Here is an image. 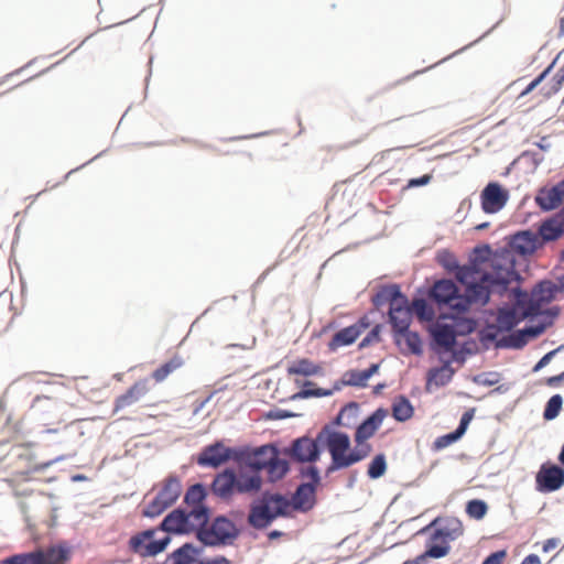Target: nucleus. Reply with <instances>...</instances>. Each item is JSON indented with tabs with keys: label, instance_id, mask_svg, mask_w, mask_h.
I'll return each mask as SVG.
<instances>
[{
	"label": "nucleus",
	"instance_id": "39",
	"mask_svg": "<svg viewBox=\"0 0 564 564\" xmlns=\"http://www.w3.org/2000/svg\"><path fill=\"white\" fill-rule=\"evenodd\" d=\"M208 492L204 484L196 482L188 487L184 496V503L187 506L203 505Z\"/></svg>",
	"mask_w": 564,
	"mask_h": 564
},
{
	"label": "nucleus",
	"instance_id": "45",
	"mask_svg": "<svg viewBox=\"0 0 564 564\" xmlns=\"http://www.w3.org/2000/svg\"><path fill=\"white\" fill-rule=\"evenodd\" d=\"M563 406V398L561 394H554L552 395L544 408L543 411V419L545 421H552L557 417L561 409Z\"/></svg>",
	"mask_w": 564,
	"mask_h": 564
},
{
	"label": "nucleus",
	"instance_id": "56",
	"mask_svg": "<svg viewBox=\"0 0 564 564\" xmlns=\"http://www.w3.org/2000/svg\"><path fill=\"white\" fill-rule=\"evenodd\" d=\"M560 55L555 57V59L538 76L535 77L528 86L527 88L521 93V96H525L530 94L533 89H535L543 80L544 78L550 74L552 68L554 67L557 58Z\"/></svg>",
	"mask_w": 564,
	"mask_h": 564
},
{
	"label": "nucleus",
	"instance_id": "14",
	"mask_svg": "<svg viewBox=\"0 0 564 564\" xmlns=\"http://www.w3.org/2000/svg\"><path fill=\"white\" fill-rule=\"evenodd\" d=\"M430 528H435L431 540H442L444 543L455 541L464 533L462 521L455 517H437L424 530Z\"/></svg>",
	"mask_w": 564,
	"mask_h": 564
},
{
	"label": "nucleus",
	"instance_id": "33",
	"mask_svg": "<svg viewBox=\"0 0 564 564\" xmlns=\"http://www.w3.org/2000/svg\"><path fill=\"white\" fill-rule=\"evenodd\" d=\"M171 541L172 539L170 535H165L159 540H151L141 546L139 551H134V553L139 554L141 557H153L164 552Z\"/></svg>",
	"mask_w": 564,
	"mask_h": 564
},
{
	"label": "nucleus",
	"instance_id": "60",
	"mask_svg": "<svg viewBox=\"0 0 564 564\" xmlns=\"http://www.w3.org/2000/svg\"><path fill=\"white\" fill-rule=\"evenodd\" d=\"M300 414L294 412L283 410V409H272L265 413V419L268 420H284L290 417H296Z\"/></svg>",
	"mask_w": 564,
	"mask_h": 564
},
{
	"label": "nucleus",
	"instance_id": "6",
	"mask_svg": "<svg viewBox=\"0 0 564 564\" xmlns=\"http://www.w3.org/2000/svg\"><path fill=\"white\" fill-rule=\"evenodd\" d=\"M240 529L228 517L220 514L214 518L208 528L197 530L196 539L204 546L231 545L240 535Z\"/></svg>",
	"mask_w": 564,
	"mask_h": 564
},
{
	"label": "nucleus",
	"instance_id": "62",
	"mask_svg": "<svg viewBox=\"0 0 564 564\" xmlns=\"http://www.w3.org/2000/svg\"><path fill=\"white\" fill-rule=\"evenodd\" d=\"M333 430L329 425H325L316 435L315 438H313V442L316 443L317 447H322V444L328 445V437L332 434Z\"/></svg>",
	"mask_w": 564,
	"mask_h": 564
},
{
	"label": "nucleus",
	"instance_id": "4",
	"mask_svg": "<svg viewBox=\"0 0 564 564\" xmlns=\"http://www.w3.org/2000/svg\"><path fill=\"white\" fill-rule=\"evenodd\" d=\"M262 477L257 474H247L239 467L237 471L227 467L215 475L209 490L217 499L229 502L236 494H254L262 488Z\"/></svg>",
	"mask_w": 564,
	"mask_h": 564
},
{
	"label": "nucleus",
	"instance_id": "30",
	"mask_svg": "<svg viewBox=\"0 0 564 564\" xmlns=\"http://www.w3.org/2000/svg\"><path fill=\"white\" fill-rule=\"evenodd\" d=\"M359 337L358 330L351 325L338 330L328 343L327 347L330 351H336L340 347H346L356 341Z\"/></svg>",
	"mask_w": 564,
	"mask_h": 564
},
{
	"label": "nucleus",
	"instance_id": "11",
	"mask_svg": "<svg viewBox=\"0 0 564 564\" xmlns=\"http://www.w3.org/2000/svg\"><path fill=\"white\" fill-rule=\"evenodd\" d=\"M322 452L323 448L317 447L313 438L303 435L294 438L290 446L283 448L282 453L296 463L312 464L319 459Z\"/></svg>",
	"mask_w": 564,
	"mask_h": 564
},
{
	"label": "nucleus",
	"instance_id": "41",
	"mask_svg": "<svg viewBox=\"0 0 564 564\" xmlns=\"http://www.w3.org/2000/svg\"><path fill=\"white\" fill-rule=\"evenodd\" d=\"M411 310L422 321H432L435 316L433 307L423 297H416L412 301Z\"/></svg>",
	"mask_w": 564,
	"mask_h": 564
},
{
	"label": "nucleus",
	"instance_id": "49",
	"mask_svg": "<svg viewBox=\"0 0 564 564\" xmlns=\"http://www.w3.org/2000/svg\"><path fill=\"white\" fill-rule=\"evenodd\" d=\"M160 531L159 530V527L156 529H147L135 535H133L130 541H129V546L130 549L134 552V551H139L141 549V546H143L145 544V541L147 540H152L153 536L155 535V533Z\"/></svg>",
	"mask_w": 564,
	"mask_h": 564
},
{
	"label": "nucleus",
	"instance_id": "23",
	"mask_svg": "<svg viewBox=\"0 0 564 564\" xmlns=\"http://www.w3.org/2000/svg\"><path fill=\"white\" fill-rule=\"evenodd\" d=\"M202 552V547H197L193 543L186 542L173 551L163 564H194Z\"/></svg>",
	"mask_w": 564,
	"mask_h": 564
},
{
	"label": "nucleus",
	"instance_id": "20",
	"mask_svg": "<svg viewBox=\"0 0 564 564\" xmlns=\"http://www.w3.org/2000/svg\"><path fill=\"white\" fill-rule=\"evenodd\" d=\"M387 414L388 411L384 408L376 409L357 426L355 433V442L360 445L368 438L372 437L377 430L381 426Z\"/></svg>",
	"mask_w": 564,
	"mask_h": 564
},
{
	"label": "nucleus",
	"instance_id": "54",
	"mask_svg": "<svg viewBox=\"0 0 564 564\" xmlns=\"http://www.w3.org/2000/svg\"><path fill=\"white\" fill-rule=\"evenodd\" d=\"M551 325H552V321H543V322H540V323L534 324V325L525 326L522 329H523V333L525 335L527 340H529V338H536V337H539Z\"/></svg>",
	"mask_w": 564,
	"mask_h": 564
},
{
	"label": "nucleus",
	"instance_id": "13",
	"mask_svg": "<svg viewBox=\"0 0 564 564\" xmlns=\"http://www.w3.org/2000/svg\"><path fill=\"white\" fill-rule=\"evenodd\" d=\"M159 530L167 534L186 535L196 530V524L188 520L185 509L176 508L164 517L159 525Z\"/></svg>",
	"mask_w": 564,
	"mask_h": 564
},
{
	"label": "nucleus",
	"instance_id": "28",
	"mask_svg": "<svg viewBox=\"0 0 564 564\" xmlns=\"http://www.w3.org/2000/svg\"><path fill=\"white\" fill-rule=\"evenodd\" d=\"M394 344L399 347H401L402 340H404L408 350L416 356L422 355L423 348H422V339L416 332L410 330V328L406 329V332H401L397 334H392Z\"/></svg>",
	"mask_w": 564,
	"mask_h": 564
},
{
	"label": "nucleus",
	"instance_id": "61",
	"mask_svg": "<svg viewBox=\"0 0 564 564\" xmlns=\"http://www.w3.org/2000/svg\"><path fill=\"white\" fill-rule=\"evenodd\" d=\"M475 414V409H469L466 412L463 413L458 426L455 429L458 431L463 436L466 433L468 425L470 421L473 420Z\"/></svg>",
	"mask_w": 564,
	"mask_h": 564
},
{
	"label": "nucleus",
	"instance_id": "7",
	"mask_svg": "<svg viewBox=\"0 0 564 564\" xmlns=\"http://www.w3.org/2000/svg\"><path fill=\"white\" fill-rule=\"evenodd\" d=\"M276 454H281V452L273 443L263 444L258 447L242 446L238 451V466L241 470L248 468L250 474L260 475V471L268 466L267 462L273 459Z\"/></svg>",
	"mask_w": 564,
	"mask_h": 564
},
{
	"label": "nucleus",
	"instance_id": "37",
	"mask_svg": "<svg viewBox=\"0 0 564 564\" xmlns=\"http://www.w3.org/2000/svg\"><path fill=\"white\" fill-rule=\"evenodd\" d=\"M183 365L184 359L181 356L175 355L158 369H155L152 373V378L156 382H163L172 372L180 369Z\"/></svg>",
	"mask_w": 564,
	"mask_h": 564
},
{
	"label": "nucleus",
	"instance_id": "15",
	"mask_svg": "<svg viewBox=\"0 0 564 564\" xmlns=\"http://www.w3.org/2000/svg\"><path fill=\"white\" fill-rule=\"evenodd\" d=\"M481 208L486 214L500 212L509 199V192L499 183H488L481 192Z\"/></svg>",
	"mask_w": 564,
	"mask_h": 564
},
{
	"label": "nucleus",
	"instance_id": "12",
	"mask_svg": "<svg viewBox=\"0 0 564 564\" xmlns=\"http://www.w3.org/2000/svg\"><path fill=\"white\" fill-rule=\"evenodd\" d=\"M350 437L347 433L333 431L328 437L327 451L330 455V464L325 469V476L340 470V465L350 449Z\"/></svg>",
	"mask_w": 564,
	"mask_h": 564
},
{
	"label": "nucleus",
	"instance_id": "40",
	"mask_svg": "<svg viewBox=\"0 0 564 564\" xmlns=\"http://www.w3.org/2000/svg\"><path fill=\"white\" fill-rule=\"evenodd\" d=\"M495 250H491V247L487 243L476 246L473 250V254L469 258V263L473 264L476 269H480V265L487 261L492 260Z\"/></svg>",
	"mask_w": 564,
	"mask_h": 564
},
{
	"label": "nucleus",
	"instance_id": "48",
	"mask_svg": "<svg viewBox=\"0 0 564 564\" xmlns=\"http://www.w3.org/2000/svg\"><path fill=\"white\" fill-rule=\"evenodd\" d=\"M498 326L495 324H487L484 328L478 332V338L485 349L489 348L490 343H495L498 339Z\"/></svg>",
	"mask_w": 564,
	"mask_h": 564
},
{
	"label": "nucleus",
	"instance_id": "22",
	"mask_svg": "<svg viewBox=\"0 0 564 564\" xmlns=\"http://www.w3.org/2000/svg\"><path fill=\"white\" fill-rule=\"evenodd\" d=\"M149 392L148 380L137 381L126 393L116 399L115 410L119 411L140 401Z\"/></svg>",
	"mask_w": 564,
	"mask_h": 564
},
{
	"label": "nucleus",
	"instance_id": "53",
	"mask_svg": "<svg viewBox=\"0 0 564 564\" xmlns=\"http://www.w3.org/2000/svg\"><path fill=\"white\" fill-rule=\"evenodd\" d=\"M299 475L301 478L310 479L305 484H313L314 486H318L321 484V473H319V469L315 465H308L305 467H301Z\"/></svg>",
	"mask_w": 564,
	"mask_h": 564
},
{
	"label": "nucleus",
	"instance_id": "27",
	"mask_svg": "<svg viewBox=\"0 0 564 564\" xmlns=\"http://www.w3.org/2000/svg\"><path fill=\"white\" fill-rule=\"evenodd\" d=\"M182 492V484L177 476L170 475L162 489L158 492L160 499H162L169 507L174 505L180 498Z\"/></svg>",
	"mask_w": 564,
	"mask_h": 564
},
{
	"label": "nucleus",
	"instance_id": "47",
	"mask_svg": "<svg viewBox=\"0 0 564 564\" xmlns=\"http://www.w3.org/2000/svg\"><path fill=\"white\" fill-rule=\"evenodd\" d=\"M488 506L486 501L480 499L469 500L466 505V513L475 520L482 519L486 516Z\"/></svg>",
	"mask_w": 564,
	"mask_h": 564
},
{
	"label": "nucleus",
	"instance_id": "43",
	"mask_svg": "<svg viewBox=\"0 0 564 564\" xmlns=\"http://www.w3.org/2000/svg\"><path fill=\"white\" fill-rule=\"evenodd\" d=\"M387 471V459L384 454L376 455L369 463L367 475L370 479H379Z\"/></svg>",
	"mask_w": 564,
	"mask_h": 564
},
{
	"label": "nucleus",
	"instance_id": "16",
	"mask_svg": "<svg viewBox=\"0 0 564 564\" xmlns=\"http://www.w3.org/2000/svg\"><path fill=\"white\" fill-rule=\"evenodd\" d=\"M536 489L553 492L564 485V469L555 464H543L535 477Z\"/></svg>",
	"mask_w": 564,
	"mask_h": 564
},
{
	"label": "nucleus",
	"instance_id": "42",
	"mask_svg": "<svg viewBox=\"0 0 564 564\" xmlns=\"http://www.w3.org/2000/svg\"><path fill=\"white\" fill-rule=\"evenodd\" d=\"M360 445L361 446L359 448L356 447L346 454V456L340 465V469L348 468V467L352 466L354 464L361 462L369 455L370 446L362 445V444H360Z\"/></svg>",
	"mask_w": 564,
	"mask_h": 564
},
{
	"label": "nucleus",
	"instance_id": "32",
	"mask_svg": "<svg viewBox=\"0 0 564 564\" xmlns=\"http://www.w3.org/2000/svg\"><path fill=\"white\" fill-rule=\"evenodd\" d=\"M288 373L311 377L322 375L323 368L307 358H302L288 368Z\"/></svg>",
	"mask_w": 564,
	"mask_h": 564
},
{
	"label": "nucleus",
	"instance_id": "17",
	"mask_svg": "<svg viewBox=\"0 0 564 564\" xmlns=\"http://www.w3.org/2000/svg\"><path fill=\"white\" fill-rule=\"evenodd\" d=\"M440 361L442 362L441 367H434L427 371L425 390L429 393H432L434 388L448 384L455 375V369L452 367L453 360L451 358H443V360Z\"/></svg>",
	"mask_w": 564,
	"mask_h": 564
},
{
	"label": "nucleus",
	"instance_id": "38",
	"mask_svg": "<svg viewBox=\"0 0 564 564\" xmlns=\"http://www.w3.org/2000/svg\"><path fill=\"white\" fill-rule=\"evenodd\" d=\"M192 507V510L187 511V516L188 520H192V522L196 524V530L194 532L197 534V530L208 528L207 524L210 518V509L205 503Z\"/></svg>",
	"mask_w": 564,
	"mask_h": 564
},
{
	"label": "nucleus",
	"instance_id": "51",
	"mask_svg": "<svg viewBox=\"0 0 564 564\" xmlns=\"http://www.w3.org/2000/svg\"><path fill=\"white\" fill-rule=\"evenodd\" d=\"M501 380V373L498 371H488L478 373L473 377V381L477 384H481L485 387H492L500 382Z\"/></svg>",
	"mask_w": 564,
	"mask_h": 564
},
{
	"label": "nucleus",
	"instance_id": "57",
	"mask_svg": "<svg viewBox=\"0 0 564 564\" xmlns=\"http://www.w3.org/2000/svg\"><path fill=\"white\" fill-rule=\"evenodd\" d=\"M346 411L352 412V419H357L359 413V404L355 401L347 403L344 408H341L337 416L334 419L333 425H344L343 419L345 416Z\"/></svg>",
	"mask_w": 564,
	"mask_h": 564
},
{
	"label": "nucleus",
	"instance_id": "50",
	"mask_svg": "<svg viewBox=\"0 0 564 564\" xmlns=\"http://www.w3.org/2000/svg\"><path fill=\"white\" fill-rule=\"evenodd\" d=\"M167 508H170L160 497L156 495L154 499L143 510V516L150 519H154L162 514Z\"/></svg>",
	"mask_w": 564,
	"mask_h": 564
},
{
	"label": "nucleus",
	"instance_id": "59",
	"mask_svg": "<svg viewBox=\"0 0 564 564\" xmlns=\"http://www.w3.org/2000/svg\"><path fill=\"white\" fill-rule=\"evenodd\" d=\"M314 383L312 381L306 380L303 383V388L294 393L291 399L297 400V399H308V398H316V388H311Z\"/></svg>",
	"mask_w": 564,
	"mask_h": 564
},
{
	"label": "nucleus",
	"instance_id": "55",
	"mask_svg": "<svg viewBox=\"0 0 564 564\" xmlns=\"http://www.w3.org/2000/svg\"><path fill=\"white\" fill-rule=\"evenodd\" d=\"M451 551L448 543L444 544H431L427 546L425 554L427 558H442L446 556Z\"/></svg>",
	"mask_w": 564,
	"mask_h": 564
},
{
	"label": "nucleus",
	"instance_id": "26",
	"mask_svg": "<svg viewBox=\"0 0 564 564\" xmlns=\"http://www.w3.org/2000/svg\"><path fill=\"white\" fill-rule=\"evenodd\" d=\"M441 319L451 321L449 325L454 328L456 338L458 336H466L475 332L477 327V321L470 317L459 316L457 313L454 314H442Z\"/></svg>",
	"mask_w": 564,
	"mask_h": 564
},
{
	"label": "nucleus",
	"instance_id": "3",
	"mask_svg": "<svg viewBox=\"0 0 564 564\" xmlns=\"http://www.w3.org/2000/svg\"><path fill=\"white\" fill-rule=\"evenodd\" d=\"M491 294H494V288L491 283L482 281L481 274L476 283L465 288L464 294L459 293V289L453 280H438L430 290L429 297L438 307L448 306L456 313L462 314L468 312L473 304L487 305Z\"/></svg>",
	"mask_w": 564,
	"mask_h": 564
},
{
	"label": "nucleus",
	"instance_id": "18",
	"mask_svg": "<svg viewBox=\"0 0 564 564\" xmlns=\"http://www.w3.org/2000/svg\"><path fill=\"white\" fill-rule=\"evenodd\" d=\"M564 200V178L550 188L539 189L535 203L543 212L556 209Z\"/></svg>",
	"mask_w": 564,
	"mask_h": 564
},
{
	"label": "nucleus",
	"instance_id": "46",
	"mask_svg": "<svg viewBox=\"0 0 564 564\" xmlns=\"http://www.w3.org/2000/svg\"><path fill=\"white\" fill-rule=\"evenodd\" d=\"M436 261L442 265L448 273L459 268V262L456 257L446 249L440 250L436 254Z\"/></svg>",
	"mask_w": 564,
	"mask_h": 564
},
{
	"label": "nucleus",
	"instance_id": "36",
	"mask_svg": "<svg viewBox=\"0 0 564 564\" xmlns=\"http://www.w3.org/2000/svg\"><path fill=\"white\" fill-rule=\"evenodd\" d=\"M478 351L479 348L477 341L475 339H468L460 345L457 344L449 358L453 360V362L455 361L463 365L467 360L468 356L476 355Z\"/></svg>",
	"mask_w": 564,
	"mask_h": 564
},
{
	"label": "nucleus",
	"instance_id": "9",
	"mask_svg": "<svg viewBox=\"0 0 564 564\" xmlns=\"http://www.w3.org/2000/svg\"><path fill=\"white\" fill-rule=\"evenodd\" d=\"M65 561L66 551L63 547L48 546L13 555L7 560V564H64Z\"/></svg>",
	"mask_w": 564,
	"mask_h": 564
},
{
	"label": "nucleus",
	"instance_id": "24",
	"mask_svg": "<svg viewBox=\"0 0 564 564\" xmlns=\"http://www.w3.org/2000/svg\"><path fill=\"white\" fill-rule=\"evenodd\" d=\"M517 304L513 306H503L498 310L497 314V326L500 332H511L517 325H519L523 319V310H521V314L517 313Z\"/></svg>",
	"mask_w": 564,
	"mask_h": 564
},
{
	"label": "nucleus",
	"instance_id": "10",
	"mask_svg": "<svg viewBox=\"0 0 564 564\" xmlns=\"http://www.w3.org/2000/svg\"><path fill=\"white\" fill-rule=\"evenodd\" d=\"M239 447H227L218 441L205 446L197 456V464L202 467L217 468L232 459L238 464Z\"/></svg>",
	"mask_w": 564,
	"mask_h": 564
},
{
	"label": "nucleus",
	"instance_id": "25",
	"mask_svg": "<svg viewBox=\"0 0 564 564\" xmlns=\"http://www.w3.org/2000/svg\"><path fill=\"white\" fill-rule=\"evenodd\" d=\"M404 297L405 295L401 292L400 285H383L372 297V303L376 307H381L387 303L392 307V303L404 302Z\"/></svg>",
	"mask_w": 564,
	"mask_h": 564
},
{
	"label": "nucleus",
	"instance_id": "1",
	"mask_svg": "<svg viewBox=\"0 0 564 564\" xmlns=\"http://www.w3.org/2000/svg\"><path fill=\"white\" fill-rule=\"evenodd\" d=\"M507 243L495 250L491 260V270L484 271L482 281L491 283L494 294L503 296L508 293L510 284L521 283L522 275L516 269V254L520 257L532 256L542 248L538 234L530 229L518 230L506 237Z\"/></svg>",
	"mask_w": 564,
	"mask_h": 564
},
{
	"label": "nucleus",
	"instance_id": "58",
	"mask_svg": "<svg viewBox=\"0 0 564 564\" xmlns=\"http://www.w3.org/2000/svg\"><path fill=\"white\" fill-rule=\"evenodd\" d=\"M381 325L377 324L359 343V349L368 347L380 339Z\"/></svg>",
	"mask_w": 564,
	"mask_h": 564
},
{
	"label": "nucleus",
	"instance_id": "44",
	"mask_svg": "<svg viewBox=\"0 0 564 564\" xmlns=\"http://www.w3.org/2000/svg\"><path fill=\"white\" fill-rule=\"evenodd\" d=\"M452 273L455 274L456 280L465 285L466 288L471 283H476L477 281H470L475 274L482 273L480 269H476L473 264L468 263L466 265H460L458 269H455Z\"/></svg>",
	"mask_w": 564,
	"mask_h": 564
},
{
	"label": "nucleus",
	"instance_id": "34",
	"mask_svg": "<svg viewBox=\"0 0 564 564\" xmlns=\"http://www.w3.org/2000/svg\"><path fill=\"white\" fill-rule=\"evenodd\" d=\"M528 344L523 329H517L496 340V348L522 349Z\"/></svg>",
	"mask_w": 564,
	"mask_h": 564
},
{
	"label": "nucleus",
	"instance_id": "63",
	"mask_svg": "<svg viewBox=\"0 0 564 564\" xmlns=\"http://www.w3.org/2000/svg\"><path fill=\"white\" fill-rule=\"evenodd\" d=\"M507 556L506 550H499L489 554L481 564H501L502 560Z\"/></svg>",
	"mask_w": 564,
	"mask_h": 564
},
{
	"label": "nucleus",
	"instance_id": "19",
	"mask_svg": "<svg viewBox=\"0 0 564 564\" xmlns=\"http://www.w3.org/2000/svg\"><path fill=\"white\" fill-rule=\"evenodd\" d=\"M412 322V310L409 306V300L405 296L404 302L392 303L389 308V323L392 326V333L406 332Z\"/></svg>",
	"mask_w": 564,
	"mask_h": 564
},
{
	"label": "nucleus",
	"instance_id": "5",
	"mask_svg": "<svg viewBox=\"0 0 564 564\" xmlns=\"http://www.w3.org/2000/svg\"><path fill=\"white\" fill-rule=\"evenodd\" d=\"M510 284V292L519 310H523V317H536L542 314V305L551 303L555 299L556 286L551 280L539 281L530 293L523 290L520 284Z\"/></svg>",
	"mask_w": 564,
	"mask_h": 564
},
{
	"label": "nucleus",
	"instance_id": "52",
	"mask_svg": "<svg viewBox=\"0 0 564 564\" xmlns=\"http://www.w3.org/2000/svg\"><path fill=\"white\" fill-rule=\"evenodd\" d=\"M462 437H463V435L458 431L454 430L453 432H449L445 435L438 436L434 441L433 447L436 451L443 449V448L449 446L451 444L457 442Z\"/></svg>",
	"mask_w": 564,
	"mask_h": 564
},
{
	"label": "nucleus",
	"instance_id": "21",
	"mask_svg": "<svg viewBox=\"0 0 564 564\" xmlns=\"http://www.w3.org/2000/svg\"><path fill=\"white\" fill-rule=\"evenodd\" d=\"M535 234H538L542 247L547 242L560 239L564 235V217L557 212L554 216L542 221Z\"/></svg>",
	"mask_w": 564,
	"mask_h": 564
},
{
	"label": "nucleus",
	"instance_id": "35",
	"mask_svg": "<svg viewBox=\"0 0 564 564\" xmlns=\"http://www.w3.org/2000/svg\"><path fill=\"white\" fill-rule=\"evenodd\" d=\"M414 413V409L410 400L404 395L395 398L392 404V415L398 422H405L411 419Z\"/></svg>",
	"mask_w": 564,
	"mask_h": 564
},
{
	"label": "nucleus",
	"instance_id": "64",
	"mask_svg": "<svg viewBox=\"0 0 564 564\" xmlns=\"http://www.w3.org/2000/svg\"><path fill=\"white\" fill-rule=\"evenodd\" d=\"M198 564H231V562L224 555H217L209 560H202Z\"/></svg>",
	"mask_w": 564,
	"mask_h": 564
},
{
	"label": "nucleus",
	"instance_id": "31",
	"mask_svg": "<svg viewBox=\"0 0 564 564\" xmlns=\"http://www.w3.org/2000/svg\"><path fill=\"white\" fill-rule=\"evenodd\" d=\"M380 369V364H371L369 368L358 371V370H348L346 371V377H348L345 383H349V387H358L365 388L367 387V381L376 375Z\"/></svg>",
	"mask_w": 564,
	"mask_h": 564
},
{
	"label": "nucleus",
	"instance_id": "29",
	"mask_svg": "<svg viewBox=\"0 0 564 564\" xmlns=\"http://www.w3.org/2000/svg\"><path fill=\"white\" fill-rule=\"evenodd\" d=\"M281 454H276L273 459L268 463V466L264 468L268 473V481L274 484L281 479H283L288 473L290 471V463L280 457Z\"/></svg>",
	"mask_w": 564,
	"mask_h": 564
},
{
	"label": "nucleus",
	"instance_id": "8",
	"mask_svg": "<svg viewBox=\"0 0 564 564\" xmlns=\"http://www.w3.org/2000/svg\"><path fill=\"white\" fill-rule=\"evenodd\" d=\"M430 349L438 357L440 360L445 358V355L452 356L455 346H457V338L454 328L451 327L446 319H438L429 327Z\"/></svg>",
	"mask_w": 564,
	"mask_h": 564
},
{
	"label": "nucleus",
	"instance_id": "2",
	"mask_svg": "<svg viewBox=\"0 0 564 564\" xmlns=\"http://www.w3.org/2000/svg\"><path fill=\"white\" fill-rule=\"evenodd\" d=\"M313 484H300L291 499L280 492L263 491L259 498L252 501L247 517V522L256 530L267 529L272 522L291 514V509L306 512L316 503V489Z\"/></svg>",
	"mask_w": 564,
	"mask_h": 564
}]
</instances>
